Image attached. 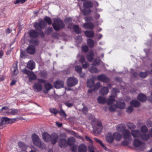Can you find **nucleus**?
Masks as SVG:
<instances>
[{"mask_svg":"<svg viewBox=\"0 0 152 152\" xmlns=\"http://www.w3.org/2000/svg\"><path fill=\"white\" fill-rule=\"evenodd\" d=\"M85 35L87 37H92L94 35V32L93 31H85L84 32Z\"/></svg>","mask_w":152,"mask_h":152,"instance_id":"e433bc0d","label":"nucleus"},{"mask_svg":"<svg viewBox=\"0 0 152 152\" xmlns=\"http://www.w3.org/2000/svg\"><path fill=\"white\" fill-rule=\"evenodd\" d=\"M18 147L21 149V150H25V152H27L25 151L27 148V146L24 142L20 141L18 142Z\"/></svg>","mask_w":152,"mask_h":152,"instance_id":"6ab92c4d","label":"nucleus"},{"mask_svg":"<svg viewBox=\"0 0 152 152\" xmlns=\"http://www.w3.org/2000/svg\"><path fill=\"white\" fill-rule=\"evenodd\" d=\"M94 140L96 142L100 144L104 149L107 151L108 150L107 148L104 145V144L102 142L101 140L97 138H94Z\"/></svg>","mask_w":152,"mask_h":152,"instance_id":"c9c22d12","label":"nucleus"},{"mask_svg":"<svg viewBox=\"0 0 152 152\" xmlns=\"http://www.w3.org/2000/svg\"><path fill=\"white\" fill-rule=\"evenodd\" d=\"M99 81H102L104 83H107L109 81V79L104 75H99L97 77Z\"/></svg>","mask_w":152,"mask_h":152,"instance_id":"dca6fc26","label":"nucleus"},{"mask_svg":"<svg viewBox=\"0 0 152 152\" xmlns=\"http://www.w3.org/2000/svg\"><path fill=\"white\" fill-rule=\"evenodd\" d=\"M138 99L141 102H144L146 101L147 98L146 96L142 94H139L137 97Z\"/></svg>","mask_w":152,"mask_h":152,"instance_id":"c756f323","label":"nucleus"},{"mask_svg":"<svg viewBox=\"0 0 152 152\" xmlns=\"http://www.w3.org/2000/svg\"><path fill=\"white\" fill-rule=\"evenodd\" d=\"M85 139L86 140H87L90 142L91 144H92L93 141L91 140L88 137V136H85Z\"/></svg>","mask_w":152,"mask_h":152,"instance_id":"338daca9","label":"nucleus"},{"mask_svg":"<svg viewBox=\"0 0 152 152\" xmlns=\"http://www.w3.org/2000/svg\"><path fill=\"white\" fill-rule=\"evenodd\" d=\"M92 120L93 121L91 124L94 130L96 132L99 133L102 128V123L99 121L94 118V117H92Z\"/></svg>","mask_w":152,"mask_h":152,"instance_id":"7ed1b4c3","label":"nucleus"},{"mask_svg":"<svg viewBox=\"0 0 152 152\" xmlns=\"http://www.w3.org/2000/svg\"><path fill=\"white\" fill-rule=\"evenodd\" d=\"M77 146L75 145H72V151L73 152H76L77 150Z\"/></svg>","mask_w":152,"mask_h":152,"instance_id":"052dcab7","label":"nucleus"},{"mask_svg":"<svg viewBox=\"0 0 152 152\" xmlns=\"http://www.w3.org/2000/svg\"><path fill=\"white\" fill-rule=\"evenodd\" d=\"M102 63V62L99 59H96L94 61L93 64V66L89 69V70L90 72L92 73H97L99 72V70L93 66L96 65H99Z\"/></svg>","mask_w":152,"mask_h":152,"instance_id":"9b49d317","label":"nucleus"},{"mask_svg":"<svg viewBox=\"0 0 152 152\" xmlns=\"http://www.w3.org/2000/svg\"><path fill=\"white\" fill-rule=\"evenodd\" d=\"M64 104L67 107H72L73 104V102H72V100L66 101L64 102Z\"/></svg>","mask_w":152,"mask_h":152,"instance_id":"4c0bfd02","label":"nucleus"},{"mask_svg":"<svg viewBox=\"0 0 152 152\" xmlns=\"http://www.w3.org/2000/svg\"><path fill=\"white\" fill-rule=\"evenodd\" d=\"M93 3L91 1H89L84 3L83 6L86 8L91 7L93 6Z\"/></svg>","mask_w":152,"mask_h":152,"instance_id":"72a5a7b5","label":"nucleus"},{"mask_svg":"<svg viewBox=\"0 0 152 152\" xmlns=\"http://www.w3.org/2000/svg\"><path fill=\"white\" fill-rule=\"evenodd\" d=\"M132 106H130L128 107L126 109V111L128 113H131L132 111L133 108Z\"/></svg>","mask_w":152,"mask_h":152,"instance_id":"680f3d73","label":"nucleus"},{"mask_svg":"<svg viewBox=\"0 0 152 152\" xmlns=\"http://www.w3.org/2000/svg\"><path fill=\"white\" fill-rule=\"evenodd\" d=\"M101 86V85L100 83H97L96 85H95V88H94V90H97Z\"/></svg>","mask_w":152,"mask_h":152,"instance_id":"e2e57ef3","label":"nucleus"},{"mask_svg":"<svg viewBox=\"0 0 152 152\" xmlns=\"http://www.w3.org/2000/svg\"><path fill=\"white\" fill-rule=\"evenodd\" d=\"M108 88L106 87H104L99 90V93L101 94L104 95L107 94L108 93Z\"/></svg>","mask_w":152,"mask_h":152,"instance_id":"5701e85b","label":"nucleus"},{"mask_svg":"<svg viewBox=\"0 0 152 152\" xmlns=\"http://www.w3.org/2000/svg\"><path fill=\"white\" fill-rule=\"evenodd\" d=\"M27 67L31 70L34 69L35 67L34 62L32 60L29 61L27 64Z\"/></svg>","mask_w":152,"mask_h":152,"instance_id":"412c9836","label":"nucleus"},{"mask_svg":"<svg viewBox=\"0 0 152 152\" xmlns=\"http://www.w3.org/2000/svg\"><path fill=\"white\" fill-rule=\"evenodd\" d=\"M87 42L88 45L91 48H92L94 47V42L92 39H88L87 40Z\"/></svg>","mask_w":152,"mask_h":152,"instance_id":"a18cd8bd","label":"nucleus"},{"mask_svg":"<svg viewBox=\"0 0 152 152\" xmlns=\"http://www.w3.org/2000/svg\"><path fill=\"white\" fill-rule=\"evenodd\" d=\"M44 20L46 21L49 25H50L52 23V21L51 19L49 17L46 16L44 18Z\"/></svg>","mask_w":152,"mask_h":152,"instance_id":"de8ad7c7","label":"nucleus"},{"mask_svg":"<svg viewBox=\"0 0 152 152\" xmlns=\"http://www.w3.org/2000/svg\"><path fill=\"white\" fill-rule=\"evenodd\" d=\"M53 26L55 30L58 31L61 28L65 27V25L62 20L59 19H55L53 24Z\"/></svg>","mask_w":152,"mask_h":152,"instance_id":"0eeeda50","label":"nucleus"},{"mask_svg":"<svg viewBox=\"0 0 152 152\" xmlns=\"http://www.w3.org/2000/svg\"><path fill=\"white\" fill-rule=\"evenodd\" d=\"M141 131L143 133H145L147 132L148 129L145 126H143L141 127Z\"/></svg>","mask_w":152,"mask_h":152,"instance_id":"8fccbe9b","label":"nucleus"},{"mask_svg":"<svg viewBox=\"0 0 152 152\" xmlns=\"http://www.w3.org/2000/svg\"><path fill=\"white\" fill-rule=\"evenodd\" d=\"M75 141V139L73 137L69 138L66 142V140L64 139L60 140L59 142V145L61 147H64L65 146L66 143L70 145H73V142Z\"/></svg>","mask_w":152,"mask_h":152,"instance_id":"423d86ee","label":"nucleus"},{"mask_svg":"<svg viewBox=\"0 0 152 152\" xmlns=\"http://www.w3.org/2000/svg\"><path fill=\"white\" fill-rule=\"evenodd\" d=\"M119 91L118 89L113 88L112 91V95L110 96L107 100L105 97L101 96H99L97 99L98 102L100 104H103L107 102L108 105L111 104L109 107V109L111 112L115 111L117 108L120 109L124 108L126 105L124 102L121 101L117 102L115 100L114 96H115Z\"/></svg>","mask_w":152,"mask_h":152,"instance_id":"f257e3e1","label":"nucleus"},{"mask_svg":"<svg viewBox=\"0 0 152 152\" xmlns=\"http://www.w3.org/2000/svg\"><path fill=\"white\" fill-rule=\"evenodd\" d=\"M11 71L13 73L14 75H16L18 74V71L17 69L16 64H13V66L11 68Z\"/></svg>","mask_w":152,"mask_h":152,"instance_id":"c85d7f7f","label":"nucleus"},{"mask_svg":"<svg viewBox=\"0 0 152 152\" xmlns=\"http://www.w3.org/2000/svg\"><path fill=\"white\" fill-rule=\"evenodd\" d=\"M129 144V142L128 141L126 140L123 141H122V144L123 145H124V146L127 145H128Z\"/></svg>","mask_w":152,"mask_h":152,"instance_id":"0e129e2a","label":"nucleus"},{"mask_svg":"<svg viewBox=\"0 0 152 152\" xmlns=\"http://www.w3.org/2000/svg\"><path fill=\"white\" fill-rule=\"evenodd\" d=\"M75 39L77 40V42L78 43H80L82 41L81 37L79 36L76 37Z\"/></svg>","mask_w":152,"mask_h":152,"instance_id":"4d7b16f0","label":"nucleus"},{"mask_svg":"<svg viewBox=\"0 0 152 152\" xmlns=\"http://www.w3.org/2000/svg\"><path fill=\"white\" fill-rule=\"evenodd\" d=\"M52 85L50 83H48L44 85V92L45 94L47 93L48 91L52 88Z\"/></svg>","mask_w":152,"mask_h":152,"instance_id":"a211bd4d","label":"nucleus"},{"mask_svg":"<svg viewBox=\"0 0 152 152\" xmlns=\"http://www.w3.org/2000/svg\"><path fill=\"white\" fill-rule=\"evenodd\" d=\"M50 111L51 113H53L56 115L58 113V110L56 109L51 108L50 109Z\"/></svg>","mask_w":152,"mask_h":152,"instance_id":"864d4df0","label":"nucleus"},{"mask_svg":"<svg viewBox=\"0 0 152 152\" xmlns=\"http://www.w3.org/2000/svg\"><path fill=\"white\" fill-rule=\"evenodd\" d=\"M126 129L125 126L122 124H121L117 126H116V130L117 131L121 132L122 133V132Z\"/></svg>","mask_w":152,"mask_h":152,"instance_id":"b1692460","label":"nucleus"},{"mask_svg":"<svg viewBox=\"0 0 152 152\" xmlns=\"http://www.w3.org/2000/svg\"><path fill=\"white\" fill-rule=\"evenodd\" d=\"M131 134L134 137H140L141 136L140 132L138 130H132Z\"/></svg>","mask_w":152,"mask_h":152,"instance_id":"aec40b11","label":"nucleus"},{"mask_svg":"<svg viewBox=\"0 0 152 152\" xmlns=\"http://www.w3.org/2000/svg\"><path fill=\"white\" fill-rule=\"evenodd\" d=\"M88 148L90 152H95V148L93 145H90L88 147Z\"/></svg>","mask_w":152,"mask_h":152,"instance_id":"5fc2aeb1","label":"nucleus"},{"mask_svg":"<svg viewBox=\"0 0 152 152\" xmlns=\"http://www.w3.org/2000/svg\"><path fill=\"white\" fill-rule=\"evenodd\" d=\"M18 110L16 109H10L9 110V115H17L18 112Z\"/></svg>","mask_w":152,"mask_h":152,"instance_id":"a19ab883","label":"nucleus"},{"mask_svg":"<svg viewBox=\"0 0 152 152\" xmlns=\"http://www.w3.org/2000/svg\"><path fill=\"white\" fill-rule=\"evenodd\" d=\"M113 135L114 138L116 141L120 140L122 138V135L117 132L114 133Z\"/></svg>","mask_w":152,"mask_h":152,"instance_id":"7c9ffc66","label":"nucleus"},{"mask_svg":"<svg viewBox=\"0 0 152 152\" xmlns=\"http://www.w3.org/2000/svg\"><path fill=\"white\" fill-rule=\"evenodd\" d=\"M42 136L45 141L48 142L50 140L53 144L57 142L58 138V136L56 134H53L50 136L48 133L44 132L42 134Z\"/></svg>","mask_w":152,"mask_h":152,"instance_id":"f03ea898","label":"nucleus"},{"mask_svg":"<svg viewBox=\"0 0 152 152\" xmlns=\"http://www.w3.org/2000/svg\"><path fill=\"white\" fill-rule=\"evenodd\" d=\"M94 53L92 51L90 52L89 54L87 56V60L89 61H91L94 58Z\"/></svg>","mask_w":152,"mask_h":152,"instance_id":"58836bf2","label":"nucleus"},{"mask_svg":"<svg viewBox=\"0 0 152 152\" xmlns=\"http://www.w3.org/2000/svg\"><path fill=\"white\" fill-rule=\"evenodd\" d=\"M87 108L86 107H84L82 109L83 112L85 114H86L87 113Z\"/></svg>","mask_w":152,"mask_h":152,"instance_id":"774afa93","label":"nucleus"},{"mask_svg":"<svg viewBox=\"0 0 152 152\" xmlns=\"http://www.w3.org/2000/svg\"><path fill=\"white\" fill-rule=\"evenodd\" d=\"M16 119V118L10 119L6 117H2L0 120V126L6 124L14 123L15 121H17Z\"/></svg>","mask_w":152,"mask_h":152,"instance_id":"1a4fd4ad","label":"nucleus"},{"mask_svg":"<svg viewBox=\"0 0 152 152\" xmlns=\"http://www.w3.org/2000/svg\"><path fill=\"white\" fill-rule=\"evenodd\" d=\"M75 70L80 74V76L81 77H83V75H81V71L82 70V67L81 66H75Z\"/></svg>","mask_w":152,"mask_h":152,"instance_id":"c03bdc74","label":"nucleus"},{"mask_svg":"<svg viewBox=\"0 0 152 152\" xmlns=\"http://www.w3.org/2000/svg\"><path fill=\"white\" fill-rule=\"evenodd\" d=\"M60 115L61 116L66 118L67 116V115L65 113V112L62 109H61L59 111H58Z\"/></svg>","mask_w":152,"mask_h":152,"instance_id":"3c124183","label":"nucleus"},{"mask_svg":"<svg viewBox=\"0 0 152 152\" xmlns=\"http://www.w3.org/2000/svg\"><path fill=\"white\" fill-rule=\"evenodd\" d=\"M40 75L42 77H45L46 76V74L45 72L42 71L40 72Z\"/></svg>","mask_w":152,"mask_h":152,"instance_id":"69168bd1","label":"nucleus"},{"mask_svg":"<svg viewBox=\"0 0 152 152\" xmlns=\"http://www.w3.org/2000/svg\"><path fill=\"white\" fill-rule=\"evenodd\" d=\"M126 126L128 128L132 130V131L133 130L132 129H135L136 127L132 123H128L127 124Z\"/></svg>","mask_w":152,"mask_h":152,"instance_id":"79ce46f5","label":"nucleus"},{"mask_svg":"<svg viewBox=\"0 0 152 152\" xmlns=\"http://www.w3.org/2000/svg\"><path fill=\"white\" fill-rule=\"evenodd\" d=\"M106 139L107 141L109 143L112 142L113 140V137L112 134L109 133L106 136Z\"/></svg>","mask_w":152,"mask_h":152,"instance_id":"a878e982","label":"nucleus"},{"mask_svg":"<svg viewBox=\"0 0 152 152\" xmlns=\"http://www.w3.org/2000/svg\"><path fill=\"white\" fill-rule=\"evenodd\" d=\"M22 72L23 73L28 75L29 77V80L30 82H31L33 80H35L37 78V76L33 72L27 70L26 69H22Z\"/></svg>","mask_w":152,"mask_h":152,"instance_id":"6e6552de","label":"nucleus"},{"mask_svg":"<svg viewBox=\"0 0 152 152\" xmlns=\"http://www.w3.org/2000/svg\"><path fill=\"white\" fill-rule=\"evenodd\" d=\"M10 109L7 107H4L0 109V113H3L4 115L9 114Z\"/></svg>","mask_w":152,"mask_h":152,"instance_id":"cd10ccee","label":"nucleus"},{"mask_svg":"<svg viewBox=\"0 0 152 152\" xmlns=\"http://www.w3.org/2000/svg\"><path fill=\"white\" fill-rule=\"evenodd\" d=\"M27 50L28 53L31 54H33L35 51V47L33 45H30L27 48Z\"/></svg>","mask_w":152,"mask_h":152,"instance_id":"4be33fe9","label":"nucleus"},{"mask_svg":"<svg viewBox=\"0 0 152 152\" xmlns=\"http://www.w3.org/2000/svg\"><path fill=\"white\" fill-rule=\"evenodd\" d=\"M38 82L35 83L32 87L34 91L39 92L42 90L43 88L41 83H45L46 82V81L42 79H38Z\"/></svg>","mask_w":152,"mask_h":152,"instance_id":"39448f33","label":"nucleus"},{"mask_svg":"<svg viewBox=\"0 0 152 152\" xmlns=\"http://www.w3.org/2000/svg\"><path fill=\"white\" fill-rule=\"evenodd\" d=\"M31 137L34 144L36 146L39 147L41 149L45 148V145L44 143H42L38 136L35 134L32 135Z\"/></svg>","mask_w":152,"mask_h":152,"instance_id":"20e7f679","label":"nucleus"},{"mask_svg":"<svg viewBox=\"0 0 152 152\" xmlns=\"http://www.w3.org/2000/svg\"><path fill=\"white\" fill-rule=\"evenodd\" d=\"M64 82L60 80L56 81L54 84V86L56 88H59L63 87Z\"/></svg>","mask_w":152,"mask_h":152,"instance_id":"f3484780","label":"nucleus"},{"mask_svg":"<svg viewBox=\"0 0 152 152\" xmlns=\"http://www.w3.org/2000/svg\"><path fill=\"white\" fill-rule=\"evenodd\" d=\"M78 80L76 78L72 77L68 78L67 81V85L69 87L74 86L77 84Z\"/></svg>","mask_w":152,"mask_h":152,"instance_id":"4468645a","label":"nucleus"},{"mask_svg":"<svg viewBox=\"0 0 152 152\" xmlns=\"http://www.w3.org/2000/svg\"><path fill=\"white\" fill-rule=\"evenodd\" d=\"M124 138L125 139L131 140V135L130 132L127 129H126L122 133Z\"/></svg>","mask_w":152,"mask_h":152,"instance_id":"2eb2a0df","label":"nucleus"},{"mask_svg":"<svg viewBox=\"0 0 152 152\" xmlns=\"http://www.w3.org/2000/svg\"><path fill=\"white\" fill-rule=\"evenodd\" d=\"M131 105L135 107H138L140 105V102L136 100H133L130 102Z\"/></svg>","mask_w":152,"mask_h":152,"instance_id":"f704fd0d","label":"nucleus"},{"mask_svg":"<svg viewBox=\"0 0 152 152\" xmlns=\"http://www.w3.org/2000/svg\"><path fill=\"white\" fill-rule=\"evenodd\" d=\"M82 50L85 52H86L88 50V47L86 45H84L82 47Z\"/></svg>","mask_w":152,"mask_h":152,"instance_id":"13d9d810","label":"nucleus"},{"mask_svg":"<svg viewBox=\"0 0 152 152\" xmlns=\"http://www.w3.org/2000/svg\"><path fill=\"white\" fill-rule=\"evenodd\" d=\"M141 139L143 140H146L149 138V136L147 134H144L141 135L140 137Z\"/></svg>","mask_w":152,"mask_h":152,"instance_id":"09e8293b","label":"nucleus"},{"mask_svg":"<svg viewBox=\"0 0 152 152\" xmlns=\"http://www.w3.org/2000/svg\"><path fill=\"white\" fill-rule=\"evenodd\" d=\"M91 12V10H87L86 9H84L83 10V14L85 15H87L89 14Z\"/></svg>","mask_w":152,"mask_h":152,"instance_id":"603ef678","label":"nucleus"},{"mask_svg":"<svg viewBox=\"0 0 152 152\" xmlns=\"http://www.w3.org/2000/svg\"><path fill=\"white\" fill-rule=\"evenodd\" d=\"M29 35L31 38H35L38 37V33L35 30H31L29 32Z\"/></svg>","mask_w":152,"mask_h":152,"instance_id":"bb28decb","label":"nucleus"},{"mask_svg":"<svg viewBox=\"0 0 152 152\" xmlns=\"http://www.w3.org/2000/svg\"><path fill=\"white\" fill-rule=\"evenodd\" d=\"M147 72H141L140 74V76L141 77L145 78L146 77L147 75Z\"/></svg>","mask_w":152,"mask_h":152,"instance_id":"6e6d98bb","label":"nucleus"},{"mask_svg":"<svg viewBox=\"0 0 152 152\" xmlns=\"http://www.w3.org/2000/svg\"><path fill=\"white\" fill-rule=\"evenodd\" d=\"M94 85V81L91 79L88 80L87 81V86L91 88Z\"/></svg>","mask_w":152,"mask_h":152,"instance_id":"ea45409f","label":"nucleus"},{"mask_svg":"<svg viewBox=\"0 0 152 152\" xmlns=\"http://www.w3.org/2000/svg\"><path fill=\"white\" fill-rule=\"evenodd\" d=\"M72 27H73L74 31L77 34H80L81 33V29L79 28V26L77 25H73Z\"/></svg>","mask_w":152,"mask_h":152,"instance_id":"37998d69","label":"nucleus"},{"mask_svg":"<svg viewBox=\"0 0 152 152\" xmlns=\"http://www.w3.org/2000/svg\"><path fill=\"white\" fill-rule=\"evenodd\" d=\"M47 25L45 21L41 20L39 22V23H35L34 26L36 29L39 30L40 29L44 28L47 26Z\"/></svg>","mask_w":152,"mask_h":152,"instance_id":"ddd939ff","label":"nucleus"},{"mask_svg":"<svg viewBox=\"0 0 152 152\" xmlns=\"http://www.w3.org/2000/svg\"><path fill=\"white\" fill-rule=\"evenodd\" d=\"M65 22L66 24H68V28H71L72 27L73 25L71 23L72 19L71 18H66L65 19Z\"/></svg>","mask_w":152,"mask_h":152,"instance_id":"2f4dec72","label":"nucleus"},{"mask_svg":"<svg viewBox=\"0 0 152 152\" xmlns=\"http://www.w3.org/2000/svg\"><path fill=\"white\" fill-rule=\"evenodd\" d=\"M133 145L134 147L138 148L141 150H143L145 146V143L142 142L138 139H135L134 140Z\"/></svg>","mask_w":152,"mask_h":152,"instance_id":"9d476101","label":"nucleus"},{"mask_svg":"<svg viewBox=\"0 0 152 152\" xmlns=\"http://www.w3.org/2000/svg\"><path fill=\"white\" fill-rule=\"evenodd\" d=\"M83 27L86 29H93L94 28V24L92 23H85L83 25Z\"/></svg>","mask_w":152,"mask_h":152,"instance_id":"393cba45","label":"nucleus"},{"mask_svg":"<svg viewBox=\"0 0 152 152\" xmlns=\"http://www.w3.org/2000/svg\"><path fill=\"white\" fill-rule=\"evenodd\" d=\"M85 20L86 22L91 21L93 20V18L91 16L87 17L85 18Z\"/></svg>","mask_w":152,"mask_h":152,"instance_id":"bf43d9fd","label":"nucleus"},{"mask_svg":"<svg viewBox=\"0 0 152 152\" xmlns=\"http://www.w3.org/2000/svg\"><path fill=\"white\" fill-rule=\"evenodd\" d=\"M77 57L79 59V61L82 64L83 68L84 69L87 68L89 64L87 62L85 61V56L78 54L77 56Z\"/></svg>","mask_w":152,"mask_h":152,"instance_id":"f8f14e48","label":"nucleus"},{"mask_svg":"<svg viewBox=\"0 0 152 152\" xmlns=\"http://www.w3.org/2000/svg\"><path fill=\"white\" fill-rule=\"evenodd\" d=\"M87 147L83 144L80 145L79 147V152H86Z\"/></svg>","mask_w":152,"mask_h":152,"instance_id":"473e14b6","label":"nucleus"},{"mask_svg":"<svg viewBox=\"0 0 152 152\" xmlns=\"http://www.w3.org/2000/svg\"><path fill=\"white\" fill-rule=\"evenodd\" d=\"M53 29L51 27H48L45 29V33L46 34H49L52 33Z\"/></svg>","mask_w":152,"mask_h":152,"instance_id":"49530a36","label":"nucleus"}]
</instances>
